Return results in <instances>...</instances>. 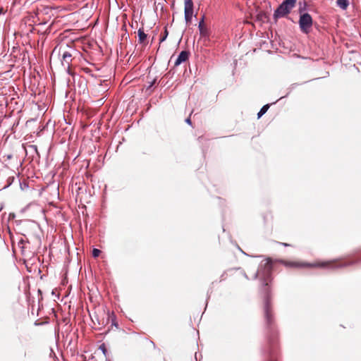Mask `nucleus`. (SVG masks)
<instances>
[{
	"label": "nucleus",
	"instance_id": "1",
	"mask_svg": "<svg viewBox=\"0 0 361 361\" xmlns=\"http://www.w3.org/2000/svg\"><path fill=\"white\" fill-rule=\"evenodd\" d=\"M273 261L267 258L262 261L258 268L255 277L259 281L258 293L263 300V313L267 328L274 331V317L272 303L273 286Z\"/></svg>",
	"mask_w": 361,
	"mask_h": 361
},
{
	"label": "nucleus",
	"instance_id": "2",
	"mask_svg": "<svg viewBox=\"0 0 361 361\" xmlns=\"http://www.w3.org/2000/svg\"><path fill=\"white\" fill-rule=\"evenodd\" d=\"M297 0H284L274 13V20L287 16L295 6Z\"/></svg>",
	"mask_w": 361,
	"mask_h": 361
},
{
	"label": "nucleus",
	"instance_id": "3",
	"mask_svg": "<svg viewBox=\"0 0 361 361\" xmlns=\"http://www.w3.org/2000/svg\"><path fill=\"white\" fill-rule=\"evenodd\" d=\"M346 264H343L338 259L331 260V261H324V262H317L313 264H300L298 266L300 267H318L322 269H334L340 267H343L346 266Z\"/></svg>",
	"mask_w": 361,
	"mask_h": 361
},
{
	"label": "nucleus",
	"instance_id": "4",
	"mask_svg": "<svg viewBox=\"0 0 361 361\" xmlns=\"http://www.w3.org/2000/svg\"><path fill=\"white\" fill-rule=\"evenodd\" d=\"M299 25L301 31L304 33H309L312 26V18L311 16L306 13L301 14L299 20Z\"/></svg>",
	"mask_w": 361,
	"mask_h": 361
},
{
	"label": "nucleus",
	"instance_id": "5",
	"mask_svg": "<svg viewBox=\"0 0 361 361\" xmlns=\"http://www.w3.org/2000/svg\"><path fill=\"white\" fill-rule=\"evenodd\" d=\"M185 19L187 23H190L193 15L192 0H184Z\"/></svg>",
	"mask_w": 361,
	"mask_h": 361
},
{
	"label": "nucleus",
	"instance_id": "6",
	"mask_svg": "<svg viewBox=\"0 0 361 361\" xmlns=\"http://www.w3.org/2000/svg\"><path fill=\"white\" fill-rule=\"evenodd\" d=\"M189 56L188 51H182L174 62L175 66H178L181 63L185 62L188 60Z\"/></svg>",
	"mask_w": 361,
	"mask_h": 361
},
{
	"label": "nucleus",
	"instance_id": "7",
	"mask_svg": "<svg viewBox=\"0 0 361 361\" xmlns=\"http://www.w3.org/2000/svg\"><path fill=\"white\" fill-rule=\"evenodd\" d=\"M72 61V54L68 51H64L62 56V64L69 66Z\"/></svg>",
	"mask_w": 361,
	"mask_h": 361
},
{
	"label": "nucleus",
	"instance_id": "8",
	"mask_svg": "<svg viewBox=\"0 0 361 361\" xmlns=\"http://www.w3.org/2000/svg\"><path fill=\"white\" fill-rule=\"evenodd\" d=\"M139 42L140 44H145V41L147 39V35L145 33L144 30L142 28H140L137 31Z\"/></svg>",
	"mask_w": 361,
	"mask_h": 361
},
{
	"label": "nucleus",
	"instance_id": "9",
	"mask_svg": "<svg viewBox=\"0 0 361 361\" xmlns=\"http://www.w3.org/2000/svg\"><path fill=\"white\" fill-rule=\"evenodd\" d=\"M198 27H199L200 32L201 35H202V36L207 35V28L205 27V26L204 25V20L203 19H202V20L199 23Z\"/></svg>",
	"mask_w": 361,
	"mask_h": 361
},
{
	"label": "nucleus",
	"instance_id": "10",
	"mask_svg": "<svg viewBox=\"0 0 361 361\" xmlns=\"http://www.w3.org/2000/svg\"><path fill=\"white\" fill-rule=\"evenodd\" d=\"M338 6L342 9H346L348 6V0H337Z\"/></svg>",
	"mask_w": 361,
	"mask_h": 361
},
{
	"label": "nucleus",
	"instance_id": "11",
	"mask_svg": "<svg viewBox=\"0 0 361 361\" xmlns=\"http://www.w3.org/2000/svg\"><path fill=\"white\" fill-rule=\"evenodd\" d=\"M269 106H270L269 104H265L264 106H263L262 107V109H260V111L257 114L258 118H259L262 115H264L267 111V110L269 109Z\"/></svg>",
	"mask_w": 361,
	"mask_h": 361
},
{
	"label": "nucleus",
	"instance_id": "12",
	"mask_svg": "<svg viewBox=\"0 0 361 361\" xmlns=\"http://www.w3.org/2000/svg\"><path fill=\"white\" fill-rule=\"evenodd\" d=\"M101 254V250L97 248H94L92 250V256L94 257H97Z\"/></svg>",
	"mask_w": 361,
	"mask_h": 361
},
{
	"label": "nucleus",
	"instance_id": "13",
	"mask_svg": "<svg viewBox=\"0 0 361 361\" xmlns=\"http://www.w3.org/2000/svg\"><path fill=\"white\" fill-rule=\"evenodd\" d=\"M99 349L102 351V353H104V355H106L107 350L106 348V345L104 343L101 344L99 347Z\"/></svg>",
	"mask_w": 361,
	"mask_h": 361
},
{
	"label": "nucleus",
	"instance_id": "14",
	"mask_svg": "<svg viewBox=\"0 0 361 361\" xmlns=\"http://www.w3.org/2000/svg\"><path fill=\"white\" fill-rule=\"evenodd\" d=\"M14 180V177L13 176H11V177H8V178L7 179V185L4 186V188H7L8 187L13 181Z\"/></svg>",
	"mask_w": 361,
	"mask_h": 361
},
{
	"label": "nucleus",
	"instance_id": "15",
	"mask_svg": "<svg viewBox=\"0 0 361 361\" xmlns=\"http://www.w3.org/2000/svg\"><path fill=\"white\" fill-rule=\"evenodd\" d=\"M167 35H168V31H167V30H166V29H165L164 35H163V37H161L160 38V39H159V40H160V42H164V41L166 39V38Z\"/></svg>",
	"mask_w": 361,
	"mask_h": 361
},
{
	"label": "nucleus",
	"instance_id": "16",
	"mask_svg": "<svg viewBox=\"0 0 361 361\" xmlns=\"http://www.w3.org/2000/svg\"><path fill=\"white\" fill-rule=\"evenodd\" d=\"M185 122L189 124V125H191L192 124V122H191V119H190V117H188L185 119Z\"/></svg>",
	"mask_w": 361,
	"mask_h": 361
},
{
	"label": "nucleus",
	"instance_id": "17",
	"mask_svg": "<svg viewBox=\"0 0 361 361\" xmlns=\"http://www.w3.org/2000/svg\"><path fill=\"white\" fill-rule=\"evenodd\" d=\"M281 244H282L285 247L291 246V245H290L288 243H281Z\"/></svg>",
	"mask_w": 361,
	"mask_h": 361
},
{
	"label": "nucleus",
	"instance_id": "18",
	"mask_svg": "<svg viewBox=\"0 0 361 361\" xmlns=\"http://www.w3.org/2000/svg\"><path fill=\"white\" fill-rule=\"evenodd\" d=\"M267 216L268 214H267L266 216H264V221H267Z\"/></svg>",
	"mask_w": 361,
	"mask_h": 361
},
{
	"label": "nucleus",
	"instance_id": "19",
	"mask_svg": "<svg viewBox=\"0 0 361 361\" xmlns=\"http://www.w3.org/2000/svg\"><path fill=\"white\" fill-rule=\"evenodd\" d=\"M268 214L270 216V217H271V219L273 218V216H272L271 214Z\"/></svg>",
	"mask_w": 361,
	"mask_h": 361
},
{
	"label": "nucleus",
	"instance_id": "20",
	"mask_svg": "<svg viewBox=\"0 0 361 361\" xmlns=\"http://www.w3.org/2000/svg\"><path fill=\"white\" fill-rule=\"evenodd\" d=\"M299 11H300V13H302V8H300V9H299Z\"/></svg>",
	"mask_w": 361,
	"mask_h": 361
}]
</instances>
